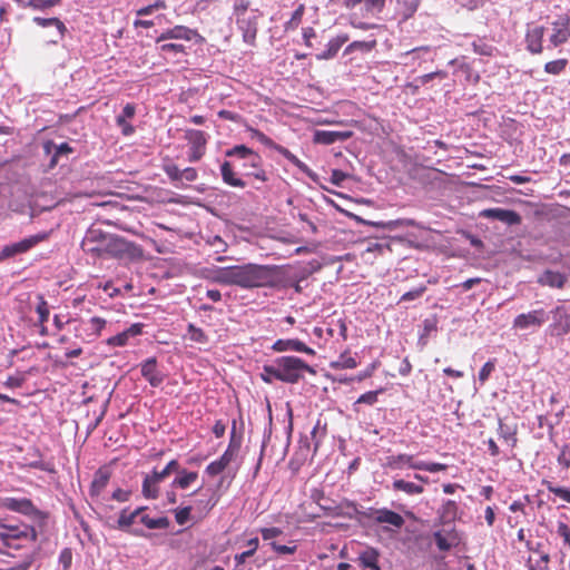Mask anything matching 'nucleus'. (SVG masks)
Masks as SVG:
<instances>
[{
  "mask_svg": "<svg viewBox=\"0 0 570 570\" xmlns=\"http://www.w3.org/2000/svg\"><path fill=\"white\" fill-rule=\"evenodd\" d=\"M282 275V267L276 265L246 264L235 266V285L243 288L276 287Z\"/></svg>",
  "mask_w": 570,
  "mask_h": 570,
  "instance_id": "obj_1",
  "label": "nucleus"
},
{
  "mask_svg": "<svg viewBox=\"0 0 570 570\" xmlns=\"http://www.w3.org/2000/svg\"><path fill=\"white\" fill-rule=\"evenodd\" d=\"M1 529V553L11 554V550L31 548L38 540V532L35 527L27 523H7L0 519Z\"/></svg>",
  "mask_w": 570,
  "mask_h": 570,
  "instance_id": "obj_2",
  "label": "nucleus"
},
{
  "mask_svg": "<svg viewBox=\"0 0 570 570\" xmlns=\"http://www.w3.org/2000/svg\"><path fill=\"white\" fill-rule=\"evenodd\" d=\"M264 371L273 379L289 384L298 383L304 377V372L315 374L312 366L296 356L278 357L273 365L264 366Z\"/></svg>",
  "mask_w": 570,
  "mask_h": 570,
  "instance_id": "obj_3",
  "label": "nucleus"
},
{
  "mask_svg": "<svg viewBox=\"0 0 570 570\" xmlns=\"http://www.w3.org/2000/svg\"><path fill=\"white\" fill-rule=\"evenodd\" d=\"M119 236L105 233L99 228H89L81 242L82 250L94 258H115L119 253Z\"/></svg>",
  "mask_w": 570,
  "mask_h": 570,
  "instance_id": "obj_4",
  "label": "nucleus"
},
{
  "mask_svg": "<svg viewBox=\"0 0 570 570\" xmlns=\"http://www.w3.org/2000/svg\"><path fill=\"white\" fill-rule=\"evenodd\" d=\"M250 0H234L233 18L245 43L254 47L258 32V19L262 16L258 9L250 8Z\"/></svg>",
  "mask_w": 570,
  "mask_h": 570,
  "instance_id": "obj_5",
  "label": "nucleus"
},
{
  "mask_svg": "<svg viewBox=\"0 0 570 570\" xmlns=\"http://www.w3.org/2000/svg\"><path fill=\"white\" fill-rule=\"evenodd\" d=\"M225 155L227 157H237L244 160L243 168L245 169L246 176L254 177L255 179L263 183L268 180L267 174L263 168L262 156L247 146L236 145L233 148L227 149Z\"/></svg>",
  "mask_w": 570,
  "mask_h": 570,
  "instance_id": "obj_6",
  "label": "nucleus"
},
{
  "mask_svg": "<svg viewBox=\"0 0 570 570\" xmlns=\"http://www.w3.org/2000/svg\"><path fill=\"white\" fill-rule=\"evenodd\" d=\"M383 466L391 470H402L404 466H407L412 470L428 471L431 473L445 471L448 469V465L444 463L416 461L414 455L407 453L386 456Z\"/></svg>",
  "mask_w": 570,
  "mask_h": 570,
  "instance_id": "obj_7",
  "label": "nucleus"
},
{
  "mask_svg": "<svg viewBox=\"0 0 570 570\" xmlns=\"http://www.w3.org/2000/svg\"><path fill=\"white\" fill-rule=\"evenodd\" d=\"M386 0H361L358 11H353L350 14V23L354 28L361 30H368L374 27L367 20L377 18L384 10Z\"/></svg>",
  "mask_w": 570,
  "mask_h": 570,
  "instance_id": "obj_8",
  "label": "nucleus"
},
{
  "mask_svg": "<svg viewBox=\"0 0 570 570\" xmlns=\"http://www.w3.org/2000/svg\"><path fill=\"white\" fill-rule=\"evenodd\" d=\"M1 507L33 519L43 520L47 518V514L40 511L28 498H4L1 501Z\"/></svg>",
  "mask_w": 570,
  "mask_h": 570,
  "instance_id": "obj_9",
  "label": "nucleus"
},
{
  "mask_svg": "<svg viewBox=\"0 0 570 570\" xmlns=\"http://www.w3.org/2000/svg\"><path fill=\"white\" fill-rule=\"evenodd\" d=\"M48 237V234H37L29 236L27 238L21 239L20 242L6 245L2 250L0 252V262L10 257H13L19 254L27 253L31 248H33L39 243L46 240Z\"/></svg>",
  "mask_w": 570,
  "mask_h": 570,
  "instance_id": "obj_10",
  "label": "nucleus"
},
{
  "mask_svg": "<svg viewBox=\"0 0 570 570\" xmlns=\"http://www.w3.org/2000/svg\"><path fill=\"white\" fill-rule=\"evenodd\" d=\"M362 515L367 520L374 521L375 523H386L397 529L402 528L405 522L401 514L387 508H370L362 512Z\"/></svg>",
  "mask_w": 570,
  "mask_h": 570,
  "instance_id": "obj_11",
  "label": "nucleus"
},
{
  "mask_svg": "<svg viewBox=\"0 0 570 570\" xmlns=\"http://www.w3.org/2000/svg\"><path fill=\"white\" fill-rule=\"evenodd\" d=\"M185 139L188 141L190 146L188 156L189 161H198L205 155L206 151V134L202 130L187 129L185 131Z\"/></svg>",
  "mask_w": 570,
  "mask_h": 570,
  "instance_id": "obj_12",
  "label": "nucleus"
},
{
  "mask_svg": "<svg viewBox=\"0 0 570 570\" xmlns=\"http://www.w3.org/2000/svg\"><path fill=\"white\" fill-rule=\"evenodd\" d=\"M550 43L559 47L570 39V14H561L552 23Z\"/></svg>",
  "mask_w": 570,
  "mask_h": 570,
  "instance_id": "obj_13",
  "label": "nucleus"
},
{
  "mask_svg": "<svg viewBox=\"0 0 570 570\" xmlns=\"http://www.w3.org/2000/svg\"><path fill=\"white\" fill-rule=\"evenodd\" d=\"M548 320L544 309H534L529 313L518 315L513 321V327L527 330L530 327H540Z\"/></svg>",
  "mask_w": 570,
  "mask_h": 570,
  "instance_id": "obj_14",
  "label": "nucleus"
},
{
  "mask_svg": "<svg viewBox=\"0 0 570 570\" xmlns=\"http://www.w3.org/2000/svg\"><path fill=\"white\" fill-rule=\"evenodd\" d=\"M481 217L500 220L509 226L519 225L522 220L521 216L511 209L488 208L480 213Z\"/></svg>",
  "mask_w": 570,
  "mask_h": 570,
  "instance_id": "obj_15",
  "label": "nucleus"
},
{
  "mask_svg": "<svg viewBox=\"0 0 570 570\" xmlns=\"http://www.w3.org/2000/svg\"><path fill=\"white\" fill-rule=\"evenodd\" d=\"M546 28L535 26L528 29L525 33L527 50L532 55H540L543 51V37Z\"/></svg>",
  "mask_w": 570,
  "mask_h": 570,
  "instance_id": "obj_16",
  "label": "nucleus"
},
{
  "mask_svg": "<svg viewBox=\"0 0 570 570\" xmlns=\"http://www.w3.org/2000/svg\"><path fill=\"white\" fill-rule=\"evenodd\" d=\"M353 136V131H336V130H316L314 132L313 141L321 145H332L336 141H345Z\"/></svg>",
  "mask_w": 570,
  "mask_h": 570,
  "instance_id": "obj_17",
  "label": "nucleus"
},
{
  "mask_svg": "<svg viewBox=\"0 0 570 570\" xmlns=\"http://www.w3.org/2000/svg\"><path fill=\"white\" fill-rule=\"evenodd\" d=\"M195 37H200L196 30L178 24L161 32V35L156 39V42L160 43L168 39H183L190 41Z\"/></svg>",
  "mask_w": 570,
  "mask_h": 570,
  "instance_id": "obj_18",
  "label": "nucleus"
},
{
  "mask_svg": "<svg viewBox=\"0 0 570 570\" xmlns=\"http://www.w3.org/2000/svg\"><path fill=\"white\" fill-rule=\"evenodd\" d=\"M275 352L295 351L308 355H315V351L297 338L277 340L273 346Z\"/></svg>",
  "mask_w": 570,
  "mask_h": 570,
  "instance_id": "obj_19",
  "label": "nucleus"
},
{
  "mask_svg": "<svg viewBox=\"0 0 570 570\" xmlns=\"http://www.w3.org/2000/svg\"><path fill=\"white\" fill-rule=\"evenodd\" d=\"M141 375L154 387L159 386L164 382V375L157 368L156 357H150L141 364Z\"/></svg>",
  "mask_w": 570,
  "mask_h": 570,
  "instance_id": "obj_20",
  "label": "nucleus"
},
{
  "mask_svg": "<svg viewBox=\"0 0 570 570\" xmlns=\"http://www.w3.org/2000/svg\"><path fill=\"white\" fill-rule=\"evenodd\" d=\"M136 114V106L134 104H127L121 114L116 117V124L121 129L124 136H131L135 132V127L128 122V119H132Z\"/></svg>",
  "mask_w": 570,
  "mask_h": 570,
  "instance_id": "obj_21",
  "label": "nucleus"
},
{
  "mask_svg": "<svg viewBox=\"0 0 570 570\" xmlns=\"http://www.w3.org/2000/svg\"><path fill=\"white\" fill-rule=\"evenodd\" d=\"M119 253L116 254L115 258H122L125 256L131 258V259H142L144 258V249L141 246L128 242L122 237H119L118 246Z\"/></svg>",
  "mask_w": 570,
  "mask_h": 570,
  "instance_id": "obj_22",
  "label": "nucleus"
},
{
  "mask_svg": "<svg viewBox=\"0 0 570 570\" xmlns=\"http://www.w3.org/2000/svg\"><path fill=\"white\" fill-rule=\"evenodd\" d=\"M433 538L440 551H449L459 544V537L454 530L448 532L436 531Z\"/></svg>",
  "mask_w": 570,
  "mask_h": 570,
  "instance_id": "obj_23",
  "label": "nucleus"
},
{
  "mask_svg": "<svg viewBox=\"0 0 570 570\" xmlns=\"http://www.w3.org/2000/svg\"><path fill=\"white\" fill-rule=\"evenodd\" d=\"M142 332V324H132L130 327L125 330L124 332L111 336L107 340V344L110 346H125L128 343L130 337L140 335Z\"/></svg>",
  "mask_w": 570,
  "mask_h": 570,
  "instance_id": "obj_24",
  "label": "nucleus"
},
{
  "mask_svg": "<svg viewBox=\"0 0 570 570\" xmlns=\"http://www.w3.org/2000/svg\"><path fill=\"white\" fill-rule=\"evenodd\" d=\"M32 22L42 28L55 27L57 29V38L52 40L53 43H57L59 40H62L67 32V27L65 26V23L59 18L56 17H33Z\"/></svg>",
  "mask_w": 570,
  "mask_h": 570,
  "instance_id": "obj_25",
  "label": "nucleus"
},
{
  "mask_svg": "<svg viewBox=\"0 0 570 570\" xmlns=\"http://www.w3.org/2000/svg\"><path fill=\"white\" fill-rule=\"evenodd\" d=\"M107 321L102 317L94 316L88 322L81 323V330L87 334L88 341H94L100 336Z\"/></svg>",
  "mask_w": 570,
  "mask_h": 570,
  "instance_id": "obj_26",
  "label": "nucleus"
},
{
  "mask_svg": "<svg viewBox=\"0 0 570 570\" xmlns=\"http://www.w3.org/2000/svg\"><path fill=\"white\" fill-rule=\"evenodd\" d=\"M220 175H222L223 181L226 185H228V186L237 187V188L246 187V181L237 176V174L234 170L230 161L225 160L222 164V166H220Z\"/></svg>",
  "mask_w": 570,
  "mask_h": 570,
  "instance_id": "obj_27",
  "label": "nucleus"
},
{
  "mask_svg": "<svg viewBox=\"0 0 570 570\" xmlns=\"http://www.w3.org/2000/svg\"><path fill=\"white\" fill-rule=\"evenodd\" d=\"M518 426L517 424L505 423L502 419H499L498 422V434L499 438L507 442L512 449L517 446L518 443Z\"/></svg>",
  "mask_w": 570,
  "mask_h": 570,
  "instance_id": "obj_28",
  "label": "nucleus"
},
{
  "mask_svg": "<svg viewBox=\"0 0 570 570\" xmlns=\"http://www.w3.org/2000/svg\"><path fill=\"white\" fill-rule=\"evenodd\" d=\"M348 39H350V37L347 33H342V35L336 36L335 38H332L326 46V50L316 56L317 59L318 60H328V59L334 58L336 56V53L338 52V50L341 49V47L345 42H347Z\"/></svg>",
  "mask_w": 570,
  "mask_h": 570,
  "instance_id": "obj_29",
  "label": "nucleus"
},
{
  "mask_svg": "<svg viewBox=\"0 0 570 570\" xmlns=\"http://www.w3.org/2000/svg\"><path fill=\"white\" fill-rule=\"evenodd\" d=\"M567 282L564 274L547 269L539 278L538 283L542 286H549L553 288H562Z\"/></svg>",
  "mask_w": 570,
  "mask_h": 570,
  "instance_id": "obj_30",
  "label": "nucleus"
},
{
  "mask_svg": "<svg viewBox=\"0 0 570 570\" xmlns=\"http://www.w3.org/2000/svg\"><path fill=\"white\" fill-rule=\"evenodd\" d=\"M110 480V472L105 468H100L96 471L94 480L90 485V495L98 497L105 488L108 485Z\"/></svg>",
  "mask_w": 570,
  "mask_h": 570,
  "instance_id": "obj_31",
  "label": "nucleus"
},
{
  "mask_svg": "<svg viewBox=\"0 0 570 570\" xmlns=\"http://www.w3.org/2000/svg\"><path fill=\"white\" fill-rule=\"evenodd\" d=\"M235 434H236V422L234 421L232 432H230L229 444H228L227 449L225 450V452L219 456V460L225 464V466H228L230 464V462L234 460V458L237 454L239 446H240V441L236 440Z\"/></svg>",
  "mask_w": 570,
  "mask_h": 570,
  "instance_id": "obj_32",
  "label": "nucleus"
},
{
  "mask_svg": "<svg viewBox=\"0 0 570 570\" xmlns=\"http://www.w3.org/2000/svg\"><path fill=\"white\" fill-rule=\"evenodd\" d=\"M159 480L151 472L146 474L141 485V493L146 499H157L159 495Z\"/></svg>",
  "mask_w": 570,
  "mask_h": 570,
  "instance_id": "obj_33",
  "label": "nucleus"
},
{
  "mask_svg": "<svg viewBox=\"0 0 570 570\" xmlns=\"http://www.w3.org/2000/svg\"><path fill=\"white\" fill-rule=\"evenodd\" d=\"M277 153H279L282 156H284L288 161H291L295 167H297L301 171L306 174L309 177H314V173L312 169L303 163L301 159H298L291 150L285 148L282 145L275 144L273 147Z\"/></svg>",
  "mask_w": 570,
  "mask_h": 570,
  "instance_id": "obj_34",
  "label": "nucleus"
},
{
  "mask_svg": "<svg viewBox=\"0 0 570 570\" xmlns=\"http://www.w3.org/2000/svg\"><path fill=\"white\" fill-rule=\"evenodd\" d=\"M147 510L146 507L137 508L136 510L129 512L128 509H124L118 518V528L119 529H128L130 525H132L137 519H139V515Z\"/></svg>",
  "mask_w": 570,
  "mask_h": 570,
  "instance_id": "obj_35",
  "label": "nucleus"
},
{
  "mask_svg": "<svg viewBox=\"0 0 570 570\" xmlns=\"http://www.w3.org/2000/svg\"><path fill=\"white\" fill-rule=\"evenodd\" d=\"M392 489L394 491L404 492L407 495H419L424 492V488L422 485L403 479H395L392 483Z\"/></svg>",
  "mask_w": 570,
  "mask_h": 570,
  "instance_id": "obj_36",
  "label": "nucleus"
},
{
  "mask_svg": "<svg viewBox=\"0 0 570 570\" xmlns=\"http://www.w3.org/2000/svg\"><path fill=\"white\" fill-rule=\"evenodd\" d=\"M138 522L144 524L147 529H167L170 521L167 517L151 518L149 514L142 512L139 515Z\"/></svg>",
  "mask_w": 570,
  "mask_h": 570,
  "instance_id": "obj_37",
  "label": "nucleus"
},
{
  "mask_svg": "<svg viewBox=\"0 0 570 570\" xmlns=\"http://www.w3.org/2000/svg\"><path fill=\"white\" fill-rule=\"evenodd\" d=\"M198 479V473L183 469L171 482L173 488L187 489Z\"/></svg>",
  "mask_w": 570,
  "mask_h": 570,
  "instance_id": "obj_38",
  "label": "nucleus"
},
{
  "mask_svg": "<svg viewBox=\"0 0 570 570\" xmlns=\"http://www.w3.org/2000/svg\"><path fill=\"white\" fill-rule=\"evenodd\" d=\"M458 512L459 505L453 500L445 501L439 510L440 519L444 523L454 521L458 517Z\"/></svg>",
  "mask_w": 570,
  "mask_h": 570,
  "instance_id": "obj_39",
  "label": "nucleus"
},
{
  "mask_svg": "<svg viewBox=\"0 0 570 570\" xmlns=\"http://www.w3.org/2000/svg\"><path fill=\"white\" fill-rule=\"evenodd\" d=\"M379 552L374 548H367L358 556V562L363 568H375L379 566Z\"/></svg>",
  "mask_w": 570,
  "mask_h": 570,
  "instance_id": "obj_40",
  "label": "nucleus"
},
{
  "mask_svg": "<svg viewBox=\"0 0 570 570\" xmlns=\"http://www.w3.org/2000/svg\"><path fill=\"white\" fill-rule=\"evenodd\" d=\"M568 65L569 61L566 58L551 60L544 65V71L549 75L559 76L566 71Z\"/></svg>",
  "mask_w": 570,
  "mask_h": 570,
  "instance_id": "obj_41",
  "label": "nucleus"
},
{
  "mask_svg": "<svg viewBox=\"0 0 570 570\" xmlns=\"http://www.w3.org/2000/svg\"><path fill=\"white\" fill-rule=\"evenodd\" d=\"M215 281L224 285H235V266L219 268L216 272Z\"/></svg>",
  "mask_w": 570,
  "mask_h": 570,
  "instance_id": "obj_42",
  "label": "nucleus"
},
{
  "mask_svg": "<svg viewBox=\"0 0 570 570\" xmlns=\"http://www.w3.org/2000/svg\"><path fill=\"white\" fill-rule=\"evenodd\" d=\"M421 0H396L401 7V14L403 20H407L416 12Z\"/></svg>",
  "mask_w": 570,
  "mask_h": 570,
  "instance_id": "obj_43",
  "label": "nucleus"
},
{
  "mask_svg": "<svg viewBox=\"0 0 570 570\" xmlns=\"http://www.w3.org/2000/svg\"><path fill=\"white\" fill-rule=\"evenodd\" d=\"M333 368H355L357 366L356 360L348 351L343 352L338 360L331 365Z\"/></svg>",
  "mask_w": 570,
  "mask_h": 570,
  "instance_id": "obj_44",
  "label": "nucleus"
},
{
  "mask_svg": "<svg viewBox=\"0 0 570 570\" xmlns=\"http://www.w3.org/2000/svg\"><path fill=\"white\" fill-rule=\"evenodd\" d=\"M37 299H38V304L36 306V312L39 315V324L43 325L49 320L50 308H49V305H48L47 301L45 299L43 295L39 294L37 296Z\"/></svg>",
  "mask_w": 570,
  "mask_h": 570,
  "instance_id": "obj_45",
  "label": "nucleus"
},
{
  "mask_svg": "<svg viewBox=\"0 0 570 570\" xmlns=\"http://www.w3.org/2000/svg\"><path fill=\"white\" fill-rule=\"evenodd\" d=\"M383 392V389L376 390V391H368L364 394H362L353 404L354 411H358L357 405L358 404H367L373 405L377 402V396L380 393Z\"/></svg>",
  "mask_w": 570,
  "mask_h": 570,
  "instance_id": "obj_46",
  "label": "nucleus"
},
{
  "mask_svg": "<svg viewBox=\"0 0 570 570\" xmlns=\"http://www.w3.org/2000/svg\"><path fill=\"white\" fill-rule=\"evenodd\" d=\"M473 51L481 56L491 57L497 51V48L482 39H479L472 43Z\"/></svg>",
  "mask_w": 570,
  "mask_h": 570,
  "instance_id": "obj_47",
  "label": "nucleus"
},
{
  "mask_svg": "<svg viewBox=\"0 0 570 570\" xmlns=\"http://www.w3.org/2000/svg\"><path fill=\"white\" fill-rule=\"evenodd\" d=\"M305 6L301 3L293 12L291 19L285 23V30H295L302 22Z\"/></svg>",
  "mask_w": 570,
  "mask_h": 570,
  "instance_id": "obj_48",
  "label": "nucleus"
},
{
  "mask_svg": "<svg viewBox=\"0 0 570 570\" xmlns=\"http://www.w3.org/2000/svg\"><path fill=\"white\" fill-rule=\"evenodd\" d=\"M61 0H28L29 8L47 10L60 4Z\"/></svg>",
  "mask_w": 570,
  "mask_h": 570,
  "instance_id": "obj_49",
  "label": "nucleus"
},
{
  "mask_svg": "<svg viewBox=\"0 0 570 570\" xmlns=\"http://www.w3.org/2000/svg\"><path fill=\"white\" fill-rule=\"evenodd\" d=\"M547 490L550 493H553L554 495L559 497L563 501L570 503V490L562 487H556L551 482H546Z\"/></svg>",
  "mask_w": 570,
  "mask_h": 570,
  "instance_id": "obj_50",
  "label": "nucleus"
},
{
  "mask_svg": "<svg viewBox=\"0 0 570 570\" xmlns=\"http://www.w3.org/2000/svg\"><path fill=\"white\" fill-rule=\"evenodd\" d=\"M188 334L189 338L194 342L204 344L207 343L208 341V337L205 334V332L202 328L196 327L194 324L188 325Z\"/></svg>",
  "mask_w": 570,
  "mask_h": 570,
  "instance_id": "obj_51",
  "label": "nucleus"
},
{
  "mask_svg": "<svg viewBox=\"0 0 570 570\" xmlns=\"http://www.w3.org/2000/svg\"><path fill=\"white\" fill-rule=\"evenodd\" d=\"M248 131L250 132L252 138L257 139L261 144L268 148H273L276 142H274L268 136H266L263 131L256 129V128H248Z\"/></svg>",
  "mask_w": 570,
  "mask_h": 570,
  "instance_id": "obj_52",
  "label": "nucleus"
},
{
  "mask_svg": "<svg viewBox=\"0 0 570 570\" xmlns=\"http://www.w3.org/2000/svg\"><path fill=\"white\" fill-rule=\"evenodd\" d=\"M495 368V360L488 361L479 372V381L485 383Z\"/></svg>",
  "mask_w": 570,
  "mask_h": 570,
  "instance_id": "obj_53",
  "label": "nucleus"
},
{
  "mask_svg": "<svg viewBox=\"0 0 570 570\" xmlns=\"http://www.w3.org/2000/svg\"><path fill=\"white\" fill-rule=\"evenodd\" d=\"M227 466H225V464L219 460H215L213 462H210L207 466H206V470L205 472L214 478L218 474H220Z\"/></svg>",
  "mask_w": 570,
  "mask_h": 570,
  "instance_id": "obj_54",
  "label": "nucleus"
},
{
  "mask_svg": "<svg viewBox=\"0 0 570 570\" xmlns=\"http://www.w3.org/2000/svg\"><path fill=\"white\" fill-rule=\"evenodd\" d=\"M426 291V286L425 285H421L414 289H411L406 293H404L402 296H401V302H409V301H413V299H416L419 297H421Z\"/></svg>",
  "mask_w": 570,
  "mask_h": 570,
  "instance_id": "obj_55",
  "label": "nucleus"
},
{
  "mask_svg": "<svg viewBox=\"0 0 570 570\" xmlns=\"http://www.w3.org/2000/svg\"><path fill=\"white\" fill-rule=\"evenodd\" d=\"M527 546H528L529 550L540 553V561L537 562V566L541 569L547 570L548 563L550 562V557L546 552H540L541 543H538L535 548H532V547H530V542L528 541Z\"/></svg>",
  "mask_w": 570,
  "mask_h": 570,
  "instance_id": "obj_56",
  "label": "nucleus"
},
{
  "mask_svg": "<svg viewBox=\"0 0 570 570\" xmlns=\"http://www.w3.org/2000/svg\"><path fill=\"white\" fill-rule=\"evenodd\" d=\"M59 563L63 570H68L72 563V551L70 548H65L59 554Z\"/></svg>",
  "mask_w": 570,
  "mask_h": 570,
  "instance_id": "obj_57",
  "label": "nucleus"
},
{
  "mask_svg": "<svg viewBox=\"0 0 570 570\" xmlns=\"http://www.w3.org/2000/svg\"><path fill=\"white\" fill-rule=\"evenodd\" d=\"M332 2L351 12L358 11L361 4V0H332Z\"/></svg>",
  "mask_w": 570,
  "mask_h": 570,
  "instance_id": "obj_58",
  "label": "nucleus"
},
{
  "mask_svg": "<svg viewBox=\"0 0 570 570\" xmlns=\"http://www.w3.org/2000/svg\"><path fill=\"white\" fill-rule=\"evenodd\" d=\"M376 46V41L373 40L371 42H366V41H353L352 43H350L346 48V51L350 52V51H353V50H356V49H362V50H372L374 47Z\"/></svg>",
  "mask_w": 570,
  "mask_h": 570,
  "instance_id": "obj_59",
  "label": "nucleus"
},
{
  "mask_svg": "<svg viewBox=\"0 0 570 570\" xmlns=\"http://www.w3.org/2000/svg\"><path fill=\"white\" fill-rule=\"evenodd\" d=\"M191 507H184L175 511L176 522L180 525L185 524L190 518Z\"/></svg>",
  "mask_w": 570,
  "mask_h": 570,
  "instance_id": "obj_60",
  "label": "nucleus"
},
{
  "mask_svg": "<svg viewBox=\"0 0 570 570\" xmlns=\"http://www.w3.org/2000/svg\"><path fill=\"white\" fill-rule=\"evenodd\" d=\"M160 51L164 53L173 52V53H185V46L180 43H164L160 46Z\"/></svg>",
  "mask_w": 570,
  "mask_h": 570,
  "instance_id": "obj_61",
  "label": "nucleus"
},
{
  "mask_svg": "<svg viewBox=\"0 0 570 570\" xmlns=\"http://www.w3.org/2000/svg\"><path fill=\"white\" fill-rule=\"evenodd\" d=\"M272 549L278 554H293L297 547L296 546H284L276 542L271 543Z\"/></svg>",
  "mask_w": 570,
  "mask_h": 570,
  "instance_id": "obj_62",
  "label": "nucleus"
},
{
  "mask_svg": "<svg viewBox=\"0 0 570 570\" xmlns=\"http://www.w3.org/2000/svg\"><path fill=\"white\" fill-rule=\"evenodd\" d=\"M558 463L563 468H570V448L564 445L558 455Z\"/></svg>",
  "mask_w": 570,
  "mask_h": 570,
  "instance_id": "obj_63",
  "label": "nucleus"
},
{
  "mask_svg": "<svg viewBox=\"0 0 570 570\" xmlns=\"http://www.w3.org/2000/svg\"><path fill=\"white\" fill-rule=\"evenodd\" d=\"M282 533V529L276 527L261 529V534L264 540H271L273 538L279 537Z\"/></svg>",
  "mask_w": 570,
  "mask_h": 570,
  "instance_id": "obj_64",
  "label": "nucleus"
}]
</instances>
